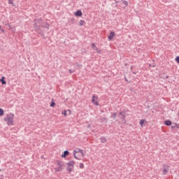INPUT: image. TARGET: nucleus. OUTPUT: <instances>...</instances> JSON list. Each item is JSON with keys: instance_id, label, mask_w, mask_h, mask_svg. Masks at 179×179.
<instances>
[{"instance_id": "obj_1", "label": "nucleus", "mask_w": 179, "mask_h": 179, "mask_svg": "<svg viewBox=\"0 0 179 179\" xmlns=\"http://www.w3.org/2000/svg\"><path fill=\"white\" fill-rule=\"evenodd\" d=\"M73 156L77 160H83V157H85V152L83 150L76 148L73 151Z\"/></svg>"}, {"instance_id": "obj_2", "label": "nucleus", "mask_w": 179, "mask_h": 179, "mask_svg": "<svg viewBox=\"0 0 179 179\" xmlns=\"http://www.w3.org/2000/svg\"><path fill=\"white\" fill-rule=\"evenodd\" d=\"M15 118V115L13 113H10L6 115L4 117V121L7 122V125H13V119Z\"/></svg>"}, {"instance_id": "obj_3", "label": "nucleus", "mask_w": 179, "mask_h": 179, "mask_svg": "<svg viewBox=\"0 0 179 179\" xmlns=\"http://www.w3.org/2000/svg\"><path fill=\"white\" fill-rule=\"evenodd\" d=\"M57 167L55 169L56 172L62 171L64 167H65V164L63 162L57 160Z\"/></svg>"}, {"instance_id": "obj_4", "label": "nucleus", "mask_w": 179, "mask_h": 179, "mask_svg": "<svg viewBox=\"0 0 179 179\" xmlns=\"http://www.w3.org/2000/svg\"><path fill=\"white\" fill-rule=\"evenodd\" d=\"M73 166H75V162L71 161L68 163V171H69V173H71V171H73Z\"/></svg>"}, {"instance_id": "obj_5", "label": "nucleus", "mask_w": 179, "mask_h": 179, "mask_svg": "<svg viewBox=\"0 0 179 179\" xmlns=\"http://www.w3.org/2000/svg\"><path fill=\"white\" fill-rule=\"evenodd\" d=\"M169 166L167 165H164V169H163V173L162 175L163 176H166V174H167V173H169Z\"/></svg>"}, {"instance_id": "obj_6", "label": "nucleus", "mask_w": 179, "mask_h": 179, "mask_svg": "<svg viewBox=\"0 0 179 179\" xmlns=\"http://www.w3.org/2000/svg\"><path fill=\"white\" fill-rule=\"evenodd\" d=\"M114 36H115V33L114 31H110V35L108 36V41H111V40L114 38Z\"/></svg>"}, {"instance_id": "obj_7", "label": "nucleus", "mask_w": 179, "mask_h": 179, "mask_svg": "<svg viewBox=\"0 0 179 179\" xmlns=\"http://www.w3.org/2000/svg\"><path fill=\"white\" fill-rule=\"evenodd\" d=\"M76 16H77L78 17H80V16H82L83 15V13H82V10H78L75 13Z\"/></svg>"}, {"instance_id": "obj_8", "label": "nucleus", "mask_w": 179, "mask_h": 179, "mask_svg": "<svg viewBox=\"0 0 179 179\" xmlns=\"http://www.w3.org/2000/svg\"><path fill=\"white\" fill-rule=\"evenodd\" d=\"M164 124L166 125V127H170L173 122H171L170 120H167L164 121Z\"/></svg>"}, {"instance_id": "obj_9", "label": "nucleus", "mask_w": 179, "mask_h": 179, "mask_svg": "<svg viewBox=\"0 0 179 179\" xmlns=\"http://www.w3.org/2000/svg\"><path fill=\"white\" fill-rule=\"evenodd\" d=\"M0 82H1V85H5L6 83L4 76L1 77V78L0 79Z\"/></svg>"}, {"instance_id": "obj_10", "label": "nucleus", "mask_w": 179, "mask_h": 179, "mask_svg": "<svg viewBox=\"0 0 179 179\" xmlns=\"http://www.w3.org/2000/svg\"><path fill=\"white\" fill-rule=\"evenodd\" d=\"M100 141L101 143H106V142H107V138L106 137H101Z\"/></svg>"}, {"instance_id": "obj_11", "label": "nucleus", "mask_w": 179, "mask_h": 179, "mask_svg": "<svg viewBox=\"0 0 179 179\" xmlns=\"http://www.w3.org/2000/svg\"><path fill=\"white\" fill-rule=\"evenodd\" d=\"M97 96H96V95H93L92 96V103H94L96 102V100H97Z\"/></svg>"}, {"instance_id": "obj_12", "label": "nucleus", "mask_w": 179, "mask_h": 179, "mask_svg": "<svg viewBox=\"0 0 179 179\" xmlns=\"http://www.w3.org/2000/svg\"><path fill=\"white\" fill-rule=\"evenodd\" d=\"M66 156H68V150L64 152V154L62 155V157H66Z\"/></svg>"}, {"instance_id": "obj_13", "label": "nucleus", "mask_w": 179, "mask_h": 179, "mask_svg": "<svg viewBox=\"0 0 179 179\" xmlns=\"http://www.w3.org/2000/svg\"><path fill=\"white\" fill-rule=\"evenodd\" d=\"M92 50H94V51H98V48L94 43H92Z\"/></svg>"}, {"instance_id": "obj_14", "label": "nucleus", "mask_w": 179, "mask_h": 179, "mask_svg": "<svg viewBox=\"0 0 179 179\" xmlns=\"http://www.w3.org/2000/svg\"><path fill=\"white\" fill-rule=\"evenodd\" d=\"M119 115H122V117H124V118H125V112L122 111L119 113Z\"/></svg>"}, {"instance_id": "obj_15", "label": "nucleus", "mask_w": 179, "mask_h": 179, "mask_svg": "<svg viewBox=\"0 0 179 179\" xmlns=\"http://www.w3.org/2000/svg\"><path fill=\"white\" fill-rule=\"evenodd\" d=\"M37 22H38V20L35 21L34 27H36L37 29H39L40 25H38Z\"/></svg>"}, {"instance_id": "obj_16", "label": "nucleus", "mask_w": 179, "mask_h": 179, "mask_svg": "<svg viewBox=\"0 0 179 179\" xmlns=\"http://www.w3.org/2000/svg\"><path fill=\"white\" fill-rule=\"evenodd\" d=\"M122 124H127V120H125V117H122L121 118Z\"/></svg>"}, {"instance_id": "obj_17", "label": "nucleus", "mask_w": 179, "mask_h": 179, "mask_svg": "<svg viewBox=\"0 0 179 179\" xmlns=\"http://www.w3.org/2000/svg\"><path fill=\"white\" fill-rule=\"evenodd\" d=\"M83 24H85V21H83V20H80L79 22V26H83Z\"/></svg>"}, {"instance_id": "obj_18", "label": "nucleus", "mask_w": 179, "mask_h": 179, "mask_svg": "<svg viewBox=\"0 0 179 179\" xmlns=\"http://www.w3.org/2000/svg\"><path fill=\"white\" fill-rule=\"evenodd\" d=\"M122 3H124V5H125V6H128V1H125V0H122Z\"/></svg>"}, {"instance_id": "obj_19", "label": "nucleus", "mask_w": 179, "mask_h": 179, "mask_svg": "<svg viewBox=\"0 0 179 179\" xmlns=\"http://www.w3.org/2000/svg\"><path fill=\"white\" fill-rule=\"evenodd\" d=\"M111 117L112 118H117V113H113L112 115H111Z\"/></svg>"}, {"instance_id": "obj_20", "label": "nucleus", "mask_w": 179, "mask_h": 179, "mask_svg": "<svg viewBox=\"0 0 179 179\" xmlns=\"http://www.w3.org/2000/svg\"><path fill=\"white\" fill-rule=\"evenodd\" d=\"M140 125L142 127L145 124V120H141L139 122Z\"/></svg>"}, {"instance_id": "obj_21", "label": "nucleus", "mask_w": 179, "mask_h": 179, "mask_svg": "<svg viewBox=\"0 0 179 179\" xmlns=\"http://www.w3.org/2000/svg\"><path fill=\"white\" fill-rule=\"evenodd\" d=\"M79 167L80 169H85V165L83 163H80Z\"/></svg>"}, {"instance_id": "obj_22", "label": "nucleus", "mask_w": 179, "mask_h": 179, "mask_svg": "<svg viewBox=\"0 0 179 179\" xmlns=\"http://www.w3.org/2000/svg\"><path fill=\"white\" fill-rule=\"evenodd\" d=\"M3 115V109L0 108V116Z\"/></svg>"}, {"instance_id": "obj_23", "label": "nucleus", "mask_w": 179, "mask_h": 179, "mask_svg": "<svg viewBox=\"0 0 179 179\" xmlns=\"http://www.w3.org/2000/svg\"><path fill=\"white\" fill-rule=\"evenodd\" d=\"M54 106H55V102L52 101V102L50 103V107H54Z\"/></svg>"}, {"instance_id": "obj_24", "label": "nucleus", "mask_w": 179, "mask_h": 179, "mask_svg": "<svg viewBox=\"0 0 179 179\" xmlns=\"http://www.w3.org/2000/svg\"><path fill=\"white\" fill-rule=\"evenodd\" d=\"M175 60L176 61V62H178L179 64V56H177L176 57Z\"/></svg>"}, {"instance_id": "obj_25", "label": "nucleus", "mask_w": 179, "mask_h": 179, "mask_svg": "<svg viewBox=\"0 0 179 179\" xmlns=\"http://www.w3.org/2000/svg\"><path fill=\"white\" fill-rule=\"evenodd\" d=\"M62 115L66 117V110H64V112H62Z\"/></svg>"}, {"instance_id": "obj_26", "label": "nucleus", "mask_w": 179, "mask_h": 179, "mask_svg": "<svg viewBox=\"0 0 179 179\" xmlns=\"http://www.w3.org/2000/svg\"><path fill=\"white\" fill-rule=\"evenodd\" d=\"M8 3H10V5H12L13 3V1H12V0H9Z\"/></svg>"}, {"instance_id": "obj_27", "label": "nucleus", "mask_w": 179, "mask_h": 179, "mask_svg": "<svg viewBox=\"0 0 179 179\" xmlns=\"http://www.w3.org/2000/svg\"><path fill=\"white\" fill-rule=\"evenodd\" d=\"M94 106H99V102L95 101V102H94Z\"/></svg>"}, {"instance_id": "obj_28", "label": "nucleus", "mask_w": 179, "mask_h": 179, "mask_svg": "<svg viewBox=\"0 0 179 179\" xmlns=\"http://www.w3.org/2000/svg\"><path fill=\"white\" fill-rule=\"evenodd\" d=\"M176 124H174V125L173 126H171V129H174V128H176Z\"/></svg>"}, {"instance_id": "obj_29", "label": "nucleus", "mask_w": 179, "mask_h": 179, "mask_svg": "<svg viewBox=\"0 0 179 179\" xmlns=\"http://www.w3.org/2000/svg\"><path fill=\"white\" fill-rule=\"evenodd\" d=\"M0 30H1V31H2V33H5V29H1Z\"/></svg>"}, {"instance_id": "obj_30", "label": "nucleus", "mask_w": 179, "mask_h": 179, "mask_svg": "<svg viewBox=\"0 0 179 179\" xmlns=\"http://www.w3.org/2000/svg\"><path fill=\"white\" fill-rule=\"evenodd\" d=\"M69 72H70V73H73V70L70 69V70H69Z\"/></svg>"}, {"instance_id": "obj_31", "label": "nucleus", "mask_w": 179, "mask_h": 179, "mask_svg": "<svg viewBox=\"0 0 179 179\" xmlns=\"http://www.w3.org/2000/svg\"><path fill=\"white\" fill-rule=\"evenodd\" d=\"M96 52H98L99 54H100V50L98 49V50H96Z\"/></svg>"}, {"instance_id": "obj_32", "label": "nucleus", "mask_w": 179, "mask_h": 179, "mask_svg": "<svg viewBox=\"0 0 179 179\" xmlns=\"http://www.w3.org/2000/svg\"><path fill=\"white\" fill-rule=\"evenodd\" d=\"M68 113H69V114H71V110H68Z\"/></svg>"}, {"instance_id": "obj_33", "label": "nucleus", "mask_w": 179, "mask_h": 179, "mask_svg": "<svg viewBox=\"0 0 179 179\" xmlns=\"http://www.w3.org/2000/svg\"><path fill=\"white\" fill-rule=\"evenodd\" d=\"M0 179H3V176H1Z\"/></svg>"}, {"instance_id": "obj_34", "label": "nucleus", "mask_w": 179, "mask_h": 179, "mask_svg": "<svg viewBox=\"0 0 179 179\" xmlns=\"http://www.w3.org/2000/svg\"><path fill=\"white\" fill-rule=\"evenodd\" d=\"M126 82H128V79H127V78H124Z\"/></svg>"}, {"instance_id": "obj_35", "label": "nucleus", "mask_w": 179, "mask_h": 179, "mask_svg": "<svg viewBox=\"0 0 179 179\" xmlns=\"http://www.w3.org/2000/svg\"><path fill=\"white\" fill-rule=\"evenodd\" d=\"M150 66H152V67H155V65H152V66H151V65L150 64Z\"/></svg>"}, {"instance_id": "obj_36", "label": "nucleus", "mask_w": 179, "mask_h": 179, "mask_svg": "<svg viewBox=\"0 0 179 179\" xmlns=\"http://www.w3.org/2000/svg\"><path fill=\"white\" fill-rule=\"evenodd\" d=\"M169 78V76H166V79Z\"/></svg>"}, {"instance_id": "obj_37", "label": "nucleus", "mask_w": 179, "mask_h": 179, "mask_svg": "<svg viewBox=\"0 0 179 179\" xmlns=\"http://www.w3.org/2000/svg\"><path fill=\"white\" fill-rule=\"evenodd\" d=\"M1 25H0V30H1Z\"/></svg>"}]
</instances>
